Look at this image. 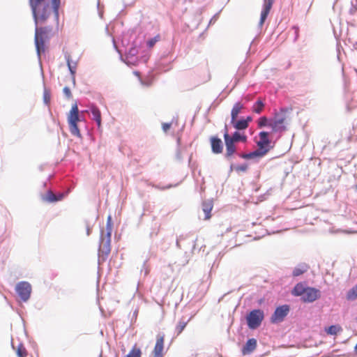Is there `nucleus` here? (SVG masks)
I'll list each match as a JSON object with an SVG mask.
<instances>
[{
	"mask_svg": "<svg viewBox=\"0 0 357 357\" xmlns=\"http://www.w3.org/2000/svg\"><path fill=\"white\" fill-rule=\"evenodd\" d=\"M259 140L257 142L258 149L250 153L243 154L242 158L252 159L254 158H261L264 156L272 148L271 140L268 138V132L262 131L259 134Z\"/></svg>",
	"mask_w": 357,
	"mask_h": 357,
	"instance_id": "nucleus-1",
	"label": "nucleus"
},
{
	"mask_svg": "<svg viewBox=\"0 0 357 357\" xmlns=\"http://www.w3.org/2000/svg\"><path fill=\"white\" fill-rule=\"evenodd\" d=\"M291 294L296 296H301L302 301L305 303H312L321 296L319 289L314 287H305L301 282L296 284Z\"/></svg>",
	"mask_w": 357,
	"mask_h": 357,
	"instance_id": "nucleus-2",
	"label": "nucleus"
},
{
	"mask_svg": "<svg viewBox=\"0 0 357 357\" xmlns=\"http://www.w3.org/2000/svg\"><path fill=\"white\" fill-rule=\"evenodd\" d=\"M36 22L45 21L51 13V9L45 0H29Z\"/></svg>",
	"mask_w": 357,
	"mask_h": 357,
	"instance_id": "nucleus-3",
	"label": "nucleus"
},
{
	"mask_svg": "<svg viewBox=\"0 0 357 357\" xmlns=\"http://www.w3.org/2000/svg\"><path fill=\"white\" fill-rule=\"evenodd\" d=\"M107 239L101 238L100 244L98 250L99 258L102 261H105L111 251V236L112 231V217L109 215L107 220Z\"/></svg>",
	"mask_w": 357,
	"mask_h": 357,
	"instance_id": "nucleus-4",
	"label": "nucleus"
},
{
	"mask_svg": "<svg viewBox=\"0 0 357 357\" xmlns=\"http://www.w3.org/2000/svg\"><path fill=\"white\" fill-rule=\"evenodd\" d=\"M79 121L78 107L77 104H74L68 114V123L71 134L79 137H81V133L77 126V123Z\"/></svg>",
	"mask_w": 357,
	"mask_h": 357,
	"instance_id": "nucleus-5",
	"label": "nucleus"
},
{
	"mask_svg": "<svg viewBox=\"0 0 357 357\" xmlns=\"http://www.w3.org/2000/svg\"><path fill=\"white\" fill-rule=\"evenodd\" d=\"M50 30L47 27H36L35 43L38 56L45 52V41L49 38Z\"/></svg>",
	"mask_w": 357,
	"mask_h": 357,
	"instance_id": "nucleus-6",
	"label": "nucleus"
},
{
	"mask_svg": "<svg viewBox=\"0 0 357 357\" xmlns=\"http://www.w3.org/2000/svg\"><path fill=\"white\" fill-rule=\"evenodd\" d=\"M264 319V313L261 310H254L247 316L248 326L251 329L259 327Z\"/></svg>",
	"mask_w": 357,
	"mask_h": 357,
	"instance_id": "nucleus-7",
	"label": "nucleus"
},
{
	"mask_svg": "<svg viewBox=\"0 0 357 357\" xmlns=\"http://www.w3.org/2000/svg\"><path fill=\"white\" fill-rule=\"evenodd\" d=\"M165 335L158 334L156 336L155 346L151 351V357L165 356Z\"/></svg>",
	"mask_w": 357,
	"mask_h": 357,
	"instance_id": "nucleus-8",
	"label": "nucleus"
},
{
	"mask_svg": "<svg viewBox=\"0 0 357 357\" xmlns=\"http://www.w3.org/2000/svg\"><path fill=\"white\" fill-rule=\"evenodd\" d=\"M16 291L24 301H26L31 294V287L27 282H20L16 286Z\"/></svg>",
	"mask_w": 357,
	"mask_h": 357,
	"instance_id": "nucleus-9",
	"label": "nucleus"
},
{
	"mask_svg": "<svg viewBox=\"0 0 357 357\" xmlns=\"http://www.w3.org/2000/svg\"><path fill=\"white\" fill-rule=\"evenodd\" d=\"M289 311V307L287 305H284L277 307L271 317V322L278 323L282 321L284 317L287 315Z\"/></svg>",
	"mask_w": 357,
	"mask_h": 357,
	"instance_id": "nucleus-10",
	"label": "nucleus"
},
{
	"mask_svg": "<svg viewBox=\"0 0 357 357\" xmlns=\"http://www.w3.org/2000/svg\"><path fill=\"white\" fill-rule=\"evenodd\" d=\"M286 116L283 114H277L275 116L274 121L269 123L274 132L283 131L285 130L284 123L286 122Z\"/></svg>",
	"mask_w": 357,
	"mask_h": 357,
	"instance_id": "nucleus-11",
	"label": "nucleus"
},
{
	"mask_svg": "<svg viewBox=\"0 0 357 357\" xmlns=\"http://www.w3.org/2000/svg\"><path fill=\"white\" fill-rule=\"evenodd\" d=\"M224 139L226 146V153H225V157L226 158H230L236 152V149L235 146V143L232 142V140H230L229 138V133L227 131V128H225V132L224 134Z\"/></svg>",
	"mask_w": 357,
	"mask_h": 357,
	"instance_id": "nucleus-12",
	"label": "nucleus"
},
{
	"mask_svg": "<svg viewBox=\"0 0 357 357\" xmlns=\"http://www.w3.org/2000/svg\"><path fill=\"white\" fill-rule=\"evenodd\" d=\"M211 145L213 153L218 154L222 152V142L218 137H211Z\"/></svg>",
	"mask_w": 357,
	"mask_h": 357,
	"instance_id": "nucleus-13",
	"label": "nucleus"
},
{
	"mask_svg": "<svg viewBox=\"0 0 357 357\" xmlns=\"http://www.w3.org/2000/svg\"><path fill=\"white\" fill-rule=\"evenodd\" d=\"M257 347V340L255 338L249 339L242 348L241 352L243 355L251 354Z\"/></svg>",
	"mask_w": 357,
	"mask_h": 357,
	"instance_id": "nucleus-14",
	"label": "nucleus"
},
{
	"mask_svg": "<svg viewBox=\"0 0 357 357\" xmlns=\"http://www.w3.org/2000/svg\"><path fill=\"white\" fill-rule=\"evenodd\" d=\"M274 0H264V8L261 13L260 22H264L273 6Z\"/></svg>",
	"mask_w": 357,
	"mask_h": 357,
	"instance_id": "nucleus-15",
	"label": "nucleus"
},
{
	"mask_svg": "<svg viewBox=\"0 0 357 357\" xmlns=\"http://www.w3.org/2000/svg\"><path fill=\"white\" fill-rule=\"evenodd\" d=\"M202 211L205 214L204 220H209L211 217V211L213 207V202L211 200L204 201L202 202Z\"/></svg>",
	"mask_w": 357,
	"mask_h": 357,
	"instance_id": "nucleus-16",
	"label": "nucleus"
},
{
	"mask_svg": "<svg viewBox=\"0 0 357 357\" xmlns=\"http://www.w3.org/2000/svg\"><path fill=\"white\" fill-rule=\"evenodd\" d=\"M90 111L93 116V119L96 121L98 128L101 127V112L100 109L94 105L91 106Z\"/></svg>",
	"mask_w": 357,
	"mask_h": 357,
	"instance_id": "nucleus-17",
	"label": "nucleus"
},
{
	"mask_svg": "<svg viewBox=\"0 0 357 357\" xmlns=\"http://www.w3.org/2000/svg\"><path fill=\"white\" fill-rule=\"evenodd\" d=\"M243 108V105L241 102H236L234 104L231 112V123H234L236 120L238 114L241 112V109Z\"/></svg>",
	"mask_w": 357,
	"mask_h": 357,
	"instance_id": "nucleus-18",
	"label": "nucleus"
},
{
	"mask_svg": "<svg viewBox=\"0 0 357 357\" xmlns=\"http://www.w3.org/2000/svg\"><path fill=\"white\" fill-rule=\"evenodd\" d=\"M309 268L310 267L307 264H301L294 269L292 275L294 277H298L307 272Z\"/></svg>",
	"mask_w": 357,
	"mask_h": 357,
	"instance_id": "nucleus-19",
	"label": "nucleus"
},
{
	"mask_svg": "<svg viewBox=\"0 0 357 357\" xmlns=\"http://www.w3.org/2000/svg\"><path fill=\"white\" fill-rule=\"evenodd\" d=\"M52 12L54 14V20L59 22V10L61 5V0H52Z\"/></svg>",
	"mask_w": 357,
	"mask_h": 357,
	"instance_id": "nucleus-20",
	"label": "nucleus"
},
{
	"mask_svg": "<svg viewBox=\"0 0 357 357\" xmlns=\"http://www.w3.org/2000/svg\"><path fill=\"white\" fill-rule=\"evenodd\" d=\"M229 138L232 140L234 143L238 142H245L247 141V137L245 135H242L238 132H235L232 136L229 135Z\"/></svg>",
	"mask_w": 357,
	"mask_h": 357,
	"instance_id": "nucleus-21",
	"label": "nucleus"
},
{
	"mask_svg": "<svg viewBox=\"0 0 357 357\" xmlns=\"http://www.w3.org/2000/svg\"><path fill=\"white\" fill-rule=\"evenodd\" d=\"M342 331V328L339 325H332L328 328H325V331L328 335H337L338 333L341 332Z\"/></svg>",
	"mask_w": 357,
	"mask_h": 357,
	"instance_id": "nucleus-22",
	"label": "nucleus"
},
{
	"mask_svg": "<svg viewBox=\"0 0 357 357\" xmlns=\"http://www.w3.org/2000/svg\"><path fill=\"white\" fill-rule=\"evenodd\" d=\"M62 197V195H59V197H57L52 191H48L43 197V199L48 202H53L61 200Z\"/></svg>",
	"mask_w": 357,
	"mask_h": 357,
	"instance_id": "nucleus-23",
	"label": "nucleus"
},
{
	"mask_svg": "<svg viewBox=\"0 0 357 357\" xmlns=\"http://www.w3.org/2000/svg\"><path fill=\"white\" fill-rule=\"evenodd\" d=\"M264 108V103L261 100L257 101L252 106V112L257 114H260Z\"/></svg>",
	"mask_w": 357,
	"mask_h": 357,
	"instance_id": "nucleus-24",
	"label": "nucleus"
},
{
	"mask_svg": "<svg viewBox=\"0 0 357 357\" xmlns=\"http://www.w3.org/2000/svg\"><path fill=\"white\" fill-rule=\"evenodd\" d=\"M232 124L234 127L237 130H245L248 127V124L243 119L239 121L236 120Z\"/></svg>",
	"mask_w": 357,
	"mask_h": 357,
	"instance_id": "nucleus-25",
	"label": "nucleus"
},
{
	"mask_svg": "<svg viewBox=\"0 0 357 357\" xmlns=\"http://www.w3.org/2000/svg\"><path fill=\"white\" fill-rule=\"evenodd\" d=\"M357 298V284L351 289L347 294V299L354 301Z\"/></svg>",
	"mask_w": 357,
	"mask_h": 357,
	"instance_id": "nucleus-26",
	"label": "nucleus"
},
{
	"mask_svg": "<svg viewBox=\"0 0 357 357\" xmlns=\"http://www.w3.org/2000/svg\"><path fill=\"white\" fill-rule=\"evenodd\" d=\"M188 321L181 320L175 328L177 335H180L188 324Z\"/></svg>",
	"mask_w": 357,
	"mask_h": 357,
	"instance_id": "nucleus-27",
	"label": "nucleus"
},
{
	"mask_svg": "<svg viewBox=\"0 0 357 357\" xmlns=\"http://www.w3.org/2000/svg\"><path fill=\"white\" fill-rule=\"evenodd\" d=\"M153 231H151V235L157 236L160 230L161 224L156 221L155 218L153 220Z\"/></svg>",
	"mask_w": 357,
	"mask_h": 357,
	"instance_id": "nucleus-28",
	"label": "nucleus"
},
{
	"mask_svg": "<svg viewBox=\"0 0 357 357\" xmlns=\"http://www.w3.org/2000/svg\"><path fill=\"white\" fill-rule=\"evenodd\" d=\"M16 354L18 357H26L27 356V351L25 347L21 344L17 346Z\"/></svg>",
	"mask_w": 357,
	"mask_h": 357,
	"instance_id": "nucleus-29",
	"label": "nucleus"
},
{
	"mask_svg": "<svg viewBox=\"0 0 357 357\" xmlns=\"http://www.w3.org/2000/svg\"><path fill=\"white\" fill-rule=\"evenodd\" d=\"M160 40V36L156 35L154 38L149 39L146 44L149 48H152L155 44Z\"/></svg>",
	"mask_w": 357,
	"mask_h": 357,
	"instance_id": "nucleus-30",
	"label": "nucleus"
},
{
	"mask_svg": "<svg viewBox=\"0 0 357 357\" xmlns=\"http://www.w3.org/2000/svg\"><path fill=\"white\" fill-rule=\"evenodd\" d=\"M248 168V166L247 164H243V165H237L234 167L235 169V171L238 173L239 172H245L247 171Z\"/></svg>",
	"mask_w": 357,
	"mask_h": 357,
	"instance_id": "nucleus-31",
	"label": "nucleus"
},
{
	"mask_svg": "<svg viewBox=\"0 0 357 357\" xmlns=\"http://www.w3.org/2000/svg\"><path fill=\"white\" fill-rule=\"evenodd\" d=\"M268 125V119L266 116H261L258 120V127L262 128Z\"/></svg>",
	"mask_w": 357,
	"mask_h": 357,
	"instance_id": "nucleus-32",
	"label": "nucleus"
},
{
	"mask_svg": "<svg viewBox=\"0 0 357 357\" xmlns=\"http://www.w3.org/2000/svg\"><path fill=\"white\" fill-rule=\"evenodd\" d=\"M67 64H68V68H69L71 74L74 75L75 73L76 66H73L71 65L69 57L67 59Z\"/></svg>",
	"mask_w": 357,
	"mask_h": 357,
	"instance_id": "nucleus-33",
	"label": "nucleus"
},
{
	"mask_svg": "<svg viewBox=\"0 0 357 357\" xmlns=\"http://www.w3.org/2000/svg\"><path fill=\"white\" fill-rule=\"evenodd\" d=\"M172 124L170 123H164L162 125V130L167 132L171 128Z\"/></svg>",
	"mask_w": 357,
	"mask_h": 357,
	"instance_id": "nucleus-34",
	"label": "nucleus"
},
{
	"mask_svg": "<svg viewBox=\"0 0 357 357\" xmlns=\"http://www.w3.org/2000/svg\"><path fill=\"white\" fill-rule=\"evenodd\" d=\"M44 101L46 104H48L50 101V95L47 91L44 93Z\"/></svg>",
	"mask_w": 357,
	"mask_h": 357,
	"instance_id": "nucleus-35",
	"label": "nucleus"
},
{
	"mask_svg": "<svg viewBox=\"0 0 357 357\" xmlns=\"http://www.w3.org/2000/svg\"><path fill=\"white\" fill-rule=\"evenodd\" d=\"M63 91L64 94L66 96V97H68V98L71 97V91L68 87H67V86L64 87Z\"/></svg>",
	"mask_w": 357,
	"mask_h": 357,
	"instance_id": "nucleus-36",
	"label": "nucleus"
},
{
	"mask_svg": "<svg viewBox=\"0 0 357 357\" xmlns=\"http://www.w3.org/2000/svg\"><path fill=\"white\" fill-rule=\"evenodd\" d=\"M137 53V50L135 47H132L129 50L128 54L131 56H135Z\"/></svg>",
	"mask_w": 357,
	"mask_h": 357,
	"instance_id": "nucleus-37",
	"label": "nucleus"
},
{
	"mask_svg": "<svg viewBox=\"0 0 357 357\" xmlns=\"http://www.w3.org/2000/svg\"><path fill=\"white\" fill-rule=\"evenodd\" d=\"M243 120L245 121L248 124H249V122L252 121V118L251 116H248L246 118V119H243Z\"/></svg>",
	"mask_w": 357,
	"mask_h": 357,
	"instance_id": "nucleus-38",
	"label": "nucleus"
},
{
	"mask_svg": "<svg viewBox=\"0 0 357 357\" xmlns=\"http://www.w3.org/2000/svg\"><path fill=\"white\" fill-rule=\"evenodd\" d=\"M90 233H91V229H90V228H89V227H87V229H86V234H87V235L89 236V235L90 234Z\"/></svg>",
	"mask_w": 357,
	"mask_h": 357,
	"instance_id": "nucleus-39",
	"label": "nucleus"
},
{
	"mask_svg": "<svg viewBox=\"0 0 357 357\" xmlns=\"http://www.w3.org/2000/svg\"><path fill=\"white\" fill-rule=\"evenodd\" d=\"M356 10H357V7H355L354 10L351 9V13H354Z\"/></svg>",
	"mask_w": 357,
	"mask_h": 357,
	"instance_id": "nucleus-40",
	"label": "nucleus"
},
{
	"mask_svg": "<svg viewBox=\"0 0 357 357\" xmlns=\"http://www.w3.org/2000/svg\"><path fill=\"white\" fill-rule=\"evenodd\" d=\"M355 351L357 353V344L355 346Z\"/></svg>",
	"mask_w": 357,
	"mask_h": 357,
	"instance_id": "nucleus-41",
	"label": "nucleus"
},
{
	"mask_svg": "<svg viewBox=\"0 0 357 357\" xmlns=\"http://www.w3.org/2000/svg\"><path fill=\"white\" fill-rule=\"evenodd\" d=\"M356 188H357V183H356Z\"/></svg>",
	"mask_w": 357,
	"mask_h": 357,
	"instance_id": "nucleus-42",
	"label": "nucleus"
}]
</instances>
